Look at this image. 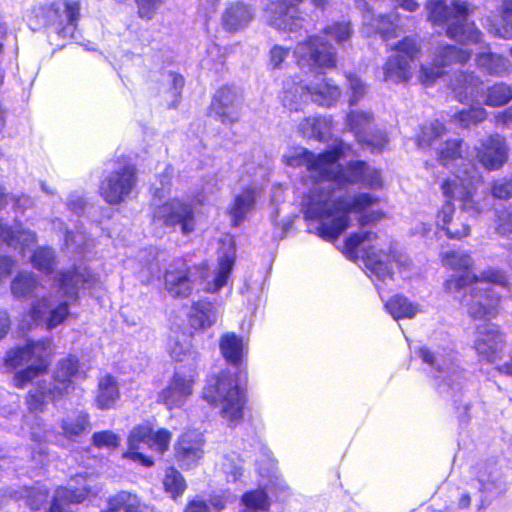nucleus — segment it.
Returning <instances> with one entry per match:
<instances>
[{
    "label": "nucleus",
    "mask_w": 512,
    "mask_h": 512,
    "mask_svg": "<svg viewBox=\"0 0 512 512\" xmlns=\"http://www.w3.org/2000/svg\"><path fill=\"white\" fill-rule=\"evenodd\" d=\"M220 466L229 482H236L243 474L242 460L235 453L224 456Z\"/></svg>",
    "instance_id": "nucleus-51"
},
{
    "label": "nucleus",
    "mask_w": 512,
    "mask_h": 512,
    "mask_svg": "<svg viewBox=\"0 0 512 512\" xmlns=\"http://www.w3.org/2000/svg\"><path fill=\"white\" fill-rule=\"evenodd\" d=\"M418 355L431 368L430 372L437 381L441 392L445 391V387L455 390L463 385L465 378L462 371L455 364L456 356L452 349L440 352L421 347Z\"/></svg>",
    "instance_id": "nucleus-16"
},
{
    "label": "nucleus",
    "mask_w": 512,
    "mask_h": 512,
    "mask_svg": "<svg viewBox=\"0 0 512 512\" xmlns=\"http://www.w3.org/2000/svg\"><path fill=\"white\" fill-rule=\"evenodd\" d=\"M474 474L475 478L472 480L471 486L477 488L481 493L480 508H482L488 504L490 497H494L503 491V486L486 467L479 468Z\"/></svg>",
    "instance_id": "nucleus-37"
},
{
    "label": "nucleus",
    "mask_w": 512,
    "mask_h": 512,
    "mask_svg": "<svg viewBox=\"0 0 512 512\" xmlns=\"http://www.w3.org/2000/svg\"><path fill=\"white\" fill-rule=\"evenodd\" d=\"M501 24H491L489 26V31L494 35H497L502 38H511L512 37V0H504L503 1V12L501 16ZM511 56H512V48H511Z\"/></svg>",
    "instance_id": "nucleus-47"
},
{
    "label": "nucleus",
    "mask_w": 512,
    "mask_h": 512,
    "mask_svg": "<svg viewBox=\"0 0 512 512\" xmlns=\"http://www.w3.org/2000/svg\"><path fill=\"white\" fill-rule=\"evenodd\" d=\"M48 495L49 490L45 485H37L32 488L24 487L19 491L7 489L5 490V506L13 500L24 498L32 510H39L47 503Z\"/></svg>",
    "instance_id": "nucleus-36"
},
{
    "label": "nucleus",
    "mask_w": 512,
    "mask_h": 512,
    "mask_svg": "<svg viewBox=\"0 0 512 512\" xmlns=\"http://www.w3.org/2000/svg\"><path fill=\"white\" fill-rule=\"evenodd\" d=\"M236 497L230 493H223L221 495H214L210 502L212 506L218 510H222L226 503L235 501Z\"/></svg>",
    "instance_id": "nucleus-64"
},
{
    "label": "nucleus",
    "mask_w": 512,
    "mask_h": 512,
    "mask_svg": "<svg viewBox=\"0 0 512 512\" xmlns=\"http://www.w3.org/2000/svg\"><path fill=\"white\" fill-rule=\"evenodd\" d=\"M205 440L196 430L182 433L174 446V457L179 467L189 470L197 467L204 457Z\"/></svg>",
    "instance_id": "nucleus-25"
},
{
    "label": "nucleus",
    "mask_w": 512,
    "mask_h": 512,
    "mask_svg": "<svg viewBox=\"0 0 512 512\" xmlns=\"http://www.w3.org/2000/svg\"><path fill=\"white\" fill-rule=\"evenodd\" d=\"M307 85L299 77H291L284 81L280 94L282 105L290 111H298L308 100Z\"/></svg>",
    "instance_id": "nucleus-31"
},
{
    "label": "nucleus",
    "mask_w": 512,
    "mask_h": 512,
    "mask_svg": "<svg viewBox=\"0 0 512 512\" xmlns=\"http://www.w3.org/2000/svg\"><path fill=\"white\" fill-rule=\"evenodd\" d=\"M65 245L67 248H75L78 252H84L90 244L85 233L77 231L75 234L72 232H66Z\"/></svg>",
    "instance_id": "nucleus-57"
},
{
    "label": "nucleus",
    "mask_w": 512,
    "mask_h": 512,
    "mask_svg": "<svg viewBox=\"0 0 512 512\" xmlns=\"http://www.w3.org/2000/svg\"><path fill=\"white\" fill-rule=\"evenodd\" d=\"M496 231L501 235L512 237V211H505L498 214Z\"/></svg>",
    "instance_id": "nucleus-59"
},
{
    "label": "nucleus",
    "mask_w": 512,
    "mask_h": 512,
    "mask_svg": "<svg viewBox=\"0 0 512 512\" xmlns=\"http://www.w3.org/2000/svg\"><path fill=\"white\" fill-rule=\"evenodd\" d=\"M165 81L171 84L173 96H178L184 86V79L181 75L170 72L165 76Z\"/></svg>",
    "instance_id": "nucleus-62"
},
{
    "label": "nucleus",
    "mask_w": 512,
    "mask_h": 512,
    "mask_svg": "<svg viewBox=\"0 0 512 512\" xmlns=\"http://www.w3.org/2000/svg\"><path fill=\"white\" fill-rule=\"evenodd\" d=\"M120 398L119 386L116 379L106 374L98 381L95 394V404L99 409L113 408Z\"/></svg>",
    "instance_id": "nucleus-38"
},
{
    "label": "nucleus",
    "mask_w": 512,
    "mask_h": 512,
    "mask_svg": "<svg viewBox=\"0 0 512 512\" xmlns=\"http://www.w3.org/2000/svg\"><path fill=\"white\" fill-rule=\"evenodd\" d=\"M469 109H463L455 113L452 121L462 128H468L471 125H477L487 118V111L481 104L468 103Z\"/></svg>",
    "instance_id": "nucleus-45"
},
{
    "label": "nucleus",
    "mask_w": 512,
    "mask_h": 512,
    "mask_svg": "<svg viewBox=\"0 0 512 512\" xmlns=\"http://www.w3.org/2000/svg\"><path fill=\"white\" fill-rule=\"evenodd\" d=\"M472 51L446 45L439 47L436 51L433 64L422 65L419 73V80L423 85L429 86L436 79L443 75V68L452 63H465L471 57Z\"/></svg>",
    "instance_id": "nucleus-23"
},
{
    "label": "nucleus",
    "mask_w": 512,
    "mask_h": 512,
    "mask_svg": "<svg viewBox=\"0 0 512 512\" xmlns=\"http://www.w3.org/2000/svg\"><path fill=\"white\" fill-rule=\"evenodd\" d=\"M361 184L378 191L384 188L381 170L365 161H350L346 166L335 163L331 181L322 182L307 192L301 202L302 212L308 221L317 224L316 233L327 241H335L349 228L351 215L359 216L362 225L381 220V210H369L380 199L369 192H352L348 187Z\"/></svg>",
    "instance_id": "nucleus-1"
},
{
    "label": "nucleus",
    "mask_w": 512,
    "mask_h": 512,
    "mask_svg": "<svg viewBox=\"0 0 512 512\" xmlns=\"http://www.w3.org/2000/svg\"><path fill=\"white\" fill-rule=\"evenodd\" d=\"M211 111L223 122H234L239 117L240 97L235 89L222 87L214 95Z\"/></svg>",
    "instance_id": "nucleus-27"
},
{
    "label": "nucleus",
    "mask_w": 512,
    "mask_h": 512,
    "mask_svg": "<svg viewBox=\"0 0 512 512\" xmlns=\"http://www.w3.org/2000/svg\"><path fill=\"white\" fill-rule=\"evenodd\" d=\"M31 262L36 269L49 272L55 263L54 251L50 248L40 247L32 254Z\"/></svg>",
    "instance_id": "nucleus-53"
},
{
    "label": "nucleus",
    "mask_w": 512,
    "mask_h": 512,
    "mask_svg": "<svg viewBox=\"0 0 512 512\" xmlns=\"http://www.w3.org/2000/svg\"><path fill=\"white\" fill-rule=\"evenodd\" d=\"M85 206V202L82 198V196L78 192H73L69 195L68 201H67V207L69 210H71L74 214H80Z\"/></svg>",
    "instance_id": "nucleus-61"
},
{
    "label": "nucleus",
    "mask_w": 512,
    "mask_h": 512,
    "mask_svg": "<svg viewBox=\"0 0 512 512\" xmlns=\"http://www.w3.org/2000/svg\"><path fill=\"white\" fill-rule=\"evenodd\" d=\"M476 61L477 66L491 76H504L511 68L510 61L498 54L480 53Z\"/></svg>",
    "instance_id": "nucleus-43"
},
{
    "label": "nucleus",
    "mask_w": 512,
    "mask_h": 512,
    "mask_svg": "<svg viewBox=\"0 0 512 512\" xmlns=\"http://www.w3.org/2000/svg\"><path fill=\"white\" fill-rule=\"evenodd\" d=\"M235 260V250L229 247L221 252L218 266L212 275L206 266L190 269L185 261L178 260L165 272V289L174 298L188 297L194 290L215 293L227 285Z\"/></svg>",
    "instance_id": "nucleus-2"
},
{
    "label": "nucleus",
    "mask_w": 512,
    "mask_h": 512,
    "mask_svg": "<svg viewBox=\"0 0 512 512\" xmlns=\"http://www.w3.org/2000/svg\"><path fill=\"white\" fill-rule=\"evenodd\" d=\"M202 397L209 405L218 409L220 417L229 427H236L242 422L247 402L246 392L230 371L224 370L209 377Z\"/></svg>",
    "instance_id": "nucleus-8"
},
{
    "label": "nucleus",
    "mask_w": 512,
    "mask_h": 512,
    "mask_svg": "<svg viewBox=\"0 0 512 512\" xmlns=\"http://www.w3.org/2000/svg\"><path fill=\"white\" fill-rule=\"evenodd\" d=\"M259 197L260 190L255 187H247L234 196L229 207V215L234 226H239L253 214Z\"/></svg>",
    "instance_id": "nucleus-28"
},
{
    "label": "nucleus",
    "mask_w": 512,
    "mask_h": 512,
    "mask_svg": "<svg viewBox=\"0 0 512 512\" xmlns=\"http://www.w3.org/2000/svg\"><path fill=\"white\" fill-rule=\"evenodd\" d=\"M80 0H46L32 14L41 26L52 29L63 38L73 37L80 18Z\"/></svg>",
    "instance_id": "nucleus-14"
},
{
    "label": "nucleus",
    "mask_w": 512,
    "mask_h": 512,
    "mask_svg": "<svg viewBox=\"0 0 512 512\" xmlns=\"http://www.w3.org/2000/svg\"><path fill=\"white\" fill-rule=\"evenodd\" d=\"M172 435L167 429H159L154 432L148 424H141L134 427L128 436V448L123 453V458L130 459L144 467H151L154 461L146 456L143 451L151 449L160 454L169 448Z\"/></svg>",
    "instance_id": "nucleus-15"
},
{
    "label": "nucleus",
    "mask_w": 512,
    "mask_h": 512,
    "mask_svg": "<svg viewBox=\"0 0 512 512\" xmlns=\"http://www.w3.org/2000/svg\"><path fill=\"white\" fill-rule=\"evenodd\" d=\"M241 501L248 511L267 510L270 506L268 496L263 490L247 492Z\"/></svg>",
    "instance_id": "nucleus-52"
},
{
    "label": "nucleus",
    "mask_w": 512,
    "mask_h": 512,
    "mask_svg": "<svg viewBox=\"0 0 512 512\" xmlns=\"http://www.w3.org/2000/svg\"><path fill=\"white\" fill-rule=\"evenodd\" d=\"M372 121L373 116L369 112L355 110L347 115V125L362 148L378 153L387 145L388 139L383 132H372Z\"/></svg>",
    "instance_id": "nucleus-22"
},
{
    "label": "nucleus",
    "mask_w": 512,
    "mask_h": 512,
    "mask_svg": "<svg viewBox=\"0 0 512 512\" xmlns=\"http://www.w3.org/2000/svg\"><path fill=\"white\" fill-rule=\"evenodd\" d=\"M465 174L467 175L465 178L459 174L449 176L441 184L442 194L447 200L438 210L435 224L439 229L445 231L447 237L452 239H461L470 234L468 224L453 220L455 208L452 200L460 202L462 211L473 217L488 206L487 203H479L475 199L479 179L467 170Z\"/></svg>",
    "instance_id": "nucleus-3"
},
{
    "label": "nucleus",
    "mask_w": 512,
    "mask_h": 512,
    "mask_svg": "<svg viewBox=\"0 0 512 512\" xmlns=\"http://www.w3.org/2000/svg\"><path fill=\"white\" fill-rule=\"evenodd\" d=\"M92 440L95 446L99 448H116L120 443V438L112 431H101L94 433Z\"/></svg>",
    "instance_id": "nucleus-55"
},
{
    "label": "nucleus",
    "mask_w": 512,
    "mask_h": 512,
    "mask_svg": "<svg viewBox=\"0 0 512 512\" xmlns=\"http://www.w3.org/2000/svg\"><path fill=\"white\" fill-rule=\"evenodd\" d=\"M476 151L479 162L490 171L500 169L508 159L506 141L497 134L482 140Z\"/></svg>",
    "instance_id": "nucleus-26"
},
{
    "label": "nucleus",
    "mask_w": 512,
    "mask_h": 512,
    "mask_svg": "<svg viewBox=\"0 0 512 512\" xmlns=\"http://www.w3.org/2000/svg\"><path fill=\"white\" fill-rule=\"evenodd\" d=\"M293 54L301 69L307 68L311 73H315L317 81L307 84L309 98L321 106L334 105L341 95L339 87L317 74L318 70L335 67L336 57L331 46L320 41L319 37L311 36L306 41L298 43Z\"/></svg>",
    "instance_id": "nucleus-6"
},
{
    "label": "nucleus",
    "mask_w": 512,
    "mask_h": 512,
    "mask_svg": "<svg viewBox=\"0 0 512 512\" xmlns=\"http://www.w3.org/2000/svg\"><path fill=\"white\" fill-rule=\"evenodd\" d=\"M153 221L164 227L179 228L183 235L192 233L196 228L192 200L173 198L162 203L154 209Z\"/></svg>",
    "instance_id": "nucleus-17"
},
{
    "label": "nucleus",
    "mask_w": 512,
    "mask_h": 512,
    "mask_svg": "<svg viewBox=\"0 0 512 512\" xmlns=\"http://www.w3.org/2000/svg\"><path fill=\"white\" fill-rule=\"evenodd\" d=\"M218 318V313L213 303L208 301L195 302L189 313V321L195 329L211 327Z\"/></svg>",
    "instance_id": "nucleus-40"
},
{
    "label": "nucleus",
    "mask_w": 512,
    "mask_h": 512,
    "mask_svg": "<svg viewBox=\"0 0 512 512\" xmlns=\"http://www.w3.org/2000/svg\"><path fill=\"white\" fill-rule=\"evenodd\" d=\"M101 512H154L153 508L142 503L140 498L131 492L120 491L107 499V508Z\"/></svg>",
    "instance_id": "nucleus-34"
},
{
    "label": "nucleus",
    "mask_w": 512,
    "mask_h": 512,
    "mask_svg": "<svg viewBox=\"0 0 512 512\" xmlns=\"http://www.w3.org/2000/svg\"><path fill=\"white\" fill-rule=\"evenodd\" d=\"M14 267V262L11 258L0 256V284L8 278Z\"/></svg>",
    "instance_id": "nucleus-63"
},
{
    "label": "nucleus",
    "mask_w": 512,
    "mask_h": 512,
    "mask_svg": "<svg viewBox=\"0 0 512 512\" xmlns=\"http://www.w3.org/2000/svg\"><path fill=\"white\" fill-rule=\"evenodd\" d=\"M51 354V341L48 339L29 341L22 347H16L7 351L4 358V367L6 369H16L32 360L36 361V364H31L14 375V386L22 389L28 383H33L34 381L36 383L40 378L46 376L49 367L48 358Z\"/></svg>",
    "instance_id": "nucleus-9"
},
{
    "label": "nucleus",
    "mask_w": 512,
    "mask_h": 512,
    "mask_svg": "<svg viewBox=\"0 0 512 512\" xmlns=\"http://www.w3.org/2000/svg\"><path fill=\"white\" fill-rule=\"evenodd\" d=\"M307 123L313 127L309 128V131H305V137L318 140L324 139L332 127V119L330 117H307Z\"/></svg>",
    "instance_id": "nucleus-50"
},
{
    "label": "nucleus",
    "mask_w": 512,
    "mask_h": 512,
    "mask_svg": "<svg viewBox=\"0 0 512 512\" xmlns=\"http://www.w3.org/2000/svg\"><path fill=\"white\" fill-rule=\"evenodd\" d=\"M492 194L495 198L506 199L512 196V178L496 181L492 186Z\"/></svg>",
    "instance_id": "nucleus-60"
},
{
    "label": "nucleus",
    "mask_w": 512,
    "mask_h": 512,
    "mask_svg": "<svg viewBox=\"0 0 512 512\" xmlns=\"http://www.w3.org/2000/svg\"><path fill=\"white\" fill-rule=\"evenodd\" d=\"M392 49L396 54L385 65L384 80L393 83L408 81L412 76L411 63L420 52L419 46L415 39L405 37Z\"/></svg>",
    "instance_id": "nucleus-19"
},
{
    "label": "nucleus",
    "mask_w": 512,
    "mask_h": 512,
    "mask_svg": "<svg viewBox=\"0 0 512 512\" xmlns=\"http://www.w3.org/2000/svg\"><path fill=\"white\" fill-rule=\"evenodd\" d=\"M351 34L352 29L349 22H336L324 30V35L334 39L337 43L347 41L351 37Z\"/></svg>",
    "instance_id": "nucleus-54"
},
{
    "label": "nucleus",
    "mask_w": 512,
    "mask_h": 512,
    "mask_svg": "<svg viewBox=\"0 0 512 512\" xmlns=\"http://www.w3.org/2000/svg\"><path fill=\"white\" fill-rule=\"evenodd\" d=\"M40 284L37 278L28 272L19 273L11 283V292L17 299H32L39 296Z\"/></svg>",
    "instance_id": "nucleus-42"
},
{
    "label": "nucleus",
    "mask_w": 512,
    "mask_h": 512,
    "mask_svg": "<svg viewBox=\"0 0 512 512\" xmlns=\"http://www.w3.org/2000/svg\"><path fill=\"white\" fill-rule=\"evenodd\" d=\"M451 89L461 103L485 104L490 107L504 106L512 100V88L499 82L484 88L481 78L474 73L460 72L451 80Z\"/></svg>",
    "instance_id": "nucleus-11"
},
{
    "label": "nucleus",
    "mask_w": 512,
    "mask_h": 512,
    "mask_svg": "<svg viewBox=\"0 0 512 512\" xmlns=\"http://www.w3.org/2000/svg\"><path fill=\"white\" fill-rule=\"evenodd\" d=\"M219 348L228 363L241 365L248 353V341L233 332H228L221 336Z\"/></svg>",
    "instance_id": "nucleus-32"
},
{
    "label": "nucleus",
    "mask_w": 512,
    "mask_h": 512,
    "mask_svg": "<svg viewBox=\"0 0 512 512\" xmlns=\"http://www.w3.org/2000/svg\"><path fill=\"white\" fill-rule=\"evenodd\" d=\"M165 491L171 495L172 498L181 496L186 489V482L181 473L173 467L166 470L163 479Z\"/></svg>",
    "instance_id": "nucleus-48"
},
{
    "label": "nucleus",
    "mask_w": 512,
    "mask_h": 512,
    "mask_svg": "<svg viewBox=\"0 0 512 512\" xmlns=\"http://www.w3.org/2000/svg\"><path fill=\"white\" fill-rule=\"evenodd\" d=\"M445 131L446 129L441 122L438 120L432 121L421 128V132L417 137V145L420 148L429 147L437 138L441 137Z\"/></svg>",
    "instance_id": "nucleus-49"
},
{
    "label": "nucleus",
    "mask_w": 512,
    "mask_h": 512,
    "mask_svg": "<svg viewBox=\"0 0 512 512\" xmlns=\"http://www.w3.org/2000/svg\"><path fill=\"white\" fill-rule=\"evenodd\" d=\"M290 55V50L281 45H274L269 54V66L272 69H282L286 59Z\"/></svg>",
    "instance_id": "nucleus-56"
},
{
    "label": "nucleus",
    "mask_w": 512,
    "mask_h": 512,
    "mask_svg": "<svg viewBox=\"0 0 512 512\" xmlns=\"http://www.w3.org/2000/svg\"><path fill=\"white\" fill-rule=\"evenodd\" d=\"M302 0H281L272 2L265 8V17L269 24L279 31L295 32L302 27L303 18L297 5ZM315 6L323 7L326 0H312Z\"/></svg>",
    "instance_id": "nucleus-20"
},
{
    "label": "nucleus",
    "mask_w": 512,
    "mask_h": 512,
    "mask_svg": "<svg viewBox=\"0 0 512 512\" xmlns=\"http://www.w3.org/2000/svg\"><path fill=\"white\" fill-rule=\"evenodd\" d=\"M356 3L358 9L363 12V34L371 36L379 33L383 40L396 36V25L392 20L383 17L381 14L377 19H374V13L365 0H357Z\"/></svg>",
    "instance_id": "nucleus-29"
},
{
    "label": "nucleus",
    "mask_w": 512,
    "mask_h": 512,
    "mask_svg": "<svg viewBox=\"0 0 512 512\" xmlns=\"http://www.w3.org/2000/svg\"><path fill=\"white\" fill-rule=\"evenodd\" d=\"M438 159L446 167H449L455 161H459L460 164L465 167L463 170H455L451 176L459 174L460 176L465 178L467 177V175L465 174V171L467 170L470 172V174L475 175L479 179L478 185L481 183V178L478 175L475 167L470 163H465V160L461 157V141H446L438 149Z\"/></svg>",
    "instance_id": "nucleus-33"
},
{
    "label": "nucleus",
    "mask_w": 512,
    "mask_h": 512,
    "mask_svg": "<svg viewBox=\"0 0 512 512\" xmlns=\"http://www.w3.org/2000/svg\"><path fill=\"white\" fill-rule=\"evenodd\" d=\"M168 352L172 359L177 362H186L187 368H195L200 361V354L193 349L185 335L171 336L168 342Z\"/></svg>",
    "instance_id": "nucleus-35"
},
{
    "label": "nucleus",
    "mask_w": 512,
    "mask_h": 512,
    "mask_svg": "<svg viewBox=\"0 0 512 512\" xmlns=\"http://www.w3.org/2000/svg\"><path fill=\"white\" fill-rule=\"evenodd\" d=\"M59 292L65 300L42 297L34 302L29 316L35 324L43 323L48 329L60 325L68 316V300H76L81 289H92L99 283V278L85 266L73 267L62 272L56 279Z\"/></svg>",
    "instance_id": "nucleus-5"
},
{
    "label": "nucleus",
    "mask_w": 512,
    "mask_h": 512,
    "mask_svg": "<svg viewBox=\"0 0 512 512\" xmlns=\"http://www.w3.org/2000/svg\"><path fill=\"white\" fill-rule=\"evenodd\" d=\"M344 252L349 257L361 253L369 277L373 281H386L392 276L390 255L382 249L378 236L370 231H360L350 235L345 241Z\"/></svg>",
    "instance_id": "nucleus-12"
},
{
    "label": "nucleus",
    "mask_w": 512,
    "mask_h": 512,
    "mask_svg": "<svg viewBox=\"0 0 512 512\" xmlns=\"http://www.w3.org/2000/svg\"><path fill=\"white\" fill-rule=\"evenodd\" d=\"M197 377L195 368L177 367L168 384L158 393L157 402L169 410L182 407L193 394Z\"/></svg>",
    "instance_id": "nucleus-18"
},
{
    "label": "nucleus",
    "mask_w": 512,
    "mask_h": 512,
    "mask_svg": "<svg viewBox=\"0 0 512 512\" xmlns=\"http://www.w3.org/2000/svg\"><path fill=\"white\" fill-rule=\"evenodd\" d=\"M349 88L351 90V97L349 99L350 106L355 105L358 100L364 96L366 88L364 83L354 75H348Z\"/></svg>",
    "instance_id": "nucleus-58"
},
{
    "label": "nucleus",
    "mask_w": 512,
    "mask_h": 512,
    "mask_svg": "<svg viewBox=\"0 0 512 512\" xmlns=\"http://www.w3.org/2000/svg\"><path fill=\"white\" fill-rule=\"evenodd\" d=\"M136 172L133 165L126 164L111 172L100 185V194L109 204L124 201L136 185Z\"/></svg>",
    "instance_id": "nucleus-21"
},
{
    "label": "nucleus",
    "mask_w": 512,
    "mask_h": 512,
    "mask_svg": "<svg viewBox=\"0 0 512 512\" xmlns=\"http://www.w3.org/2000/svg\"><path fill=\"white\" fill-rule=\"evenodd\" d=\"M474 348L482 361L495 365L501 360L505 348L504 334L493 324L478 326Z\"/></svg>",
    "instance_id": "nucleus-24"
},
{
    "label": "nucleus",
    "mask_w": 512,
    "mask_h": 512,
    "mask_svg": "<svg viewBox=\"0 0 512 512\" xmlns=\"http://www.w3.org/2000/svg\"><path fill=\"white\" fill-rule=\"evenodd\" d=\"M441 261L442 264L450 268L454 271L459 272H466L464 275L467 274L472 275L468 270L473 266L472 258L469 254L462 252V251H446L441 253Z\"/></svg>",
    "instance_id": "nucleus-46"
},
{
    "label": "nucleus",
    "mask_w": 512,
    "mask_h": 512,
    "mask_svg": "<svg viewBox=\"0 0 512 512\" xmlns=\"http://www.w3.org/2000/svg\"><path fill=\"white\" fill-rule=\"evenodd\" d=\"M506 276L499 270L488 269L480 277L467 274L462 277H452L445 282V289L449 293H459L462 289H469L461 302L467 308L468 314L475 319H494L500 312L501 296L491 284L504 286Z\"/></svg>",
    "instance_id": "nucleus-4"
},
{
    "label": "nucleus",
    "mask_w": 512,
    "mask_h": 512,
    "mask_svg": "<svg viewBox=\"0 0 512 512\" xmlns=\"http://www.w3.org/2000/svg\"><path fill=\"white\" fill-rule=\"evenodd\" d=\"M429 20L434 24H446L447 36L463 45L479 44L481 32L469 21L470 7L466 2H429L426 6Z\"/></svg>",
    "instance_id": "nucleus-10"
},
{
    "label": "nucleus",
    "mask_w": 512,
    "mask_h": 512,
    "mask_svg": "<svg viewBox=\"0 0 512 512\" xmlns=\"http://www.w3.org/2000/svg\"><path fill=\"white\" fill-rule=\"evenodd\" d=\"M76 376H81L78 360L74 356H69L59 362L54 373L55 384L52 388L40 378L30 389L26 404L31 414L25 417V425L29 428V435L33 441L42 442L47 438L44 423L36 413L42 412L49 401H54L66 393L72 384L71 379Z\"/></svg>",
    "instance_id": "nucleus-7"
},
{
    "label": "nucleus",
    "mask_w": 512,
    "mask_h": 512,
    "mask_svg": "<svg viewBox=\"0 0 512 512\" xmlns=\"http://www.w3.org/2000/svg\"><path fill=\"white\" fill-rule=\"evenodd\" d=\"M350 145L340 142L333 149L315 155L305 148L297 147L283 155V162L293 168L305 166L310 176L317 182L308 190L322 182L331 181L335 163L350 155Z\"/></svg>",
    "instance_id": "nucleus-13"
},
{
    "label": "nucleus",
    "mask_w": 512,
    "mask_h": 512,
    "mask_svg": "<svg viewBox=\"0 0 512 512\" xmlns=\"http://www.w3.org/2000/svg\"><path fill=\"white\" fill-rule=\"evenodd\" d=\"M253 19L254 10L251 6L243 2H235L225 8L221 24L228 32H238L248 27Z\"/></svg>",
    "instance_id": "nucleus-30"
},
{
    "label": "nucleus",
    "mask_w": 512,
    "mask_h": 512,
    "mask_svg": "<svg viewBox=\"0 0 512 512\" xmlns=\"http://www.w3.org/2000/svg\"><path fill=\"white\" fill-rule=\"evenodd\" d=\"M386 311L395 320L412 319L422 312L419 304L411 302L402 295H395L385 302Z\"/></svg>",
    "instance_id": "nucleus-41"
},
{
    "label": "nucleus",
    "mask_w": 512,
    "mask_h": 512,
    "mask_svg": "<svg viewBox=\"0 0 512 512\" xmlns=\"http://www.w3.org/2000/svg\"><path fill=\"white\" fill-rule=\"evenodd\" d=\"M61 430L64 437L76 439L89 429L88 414L84 412H75L62 419Z\"/></svg>",
    "instance_id": "nucleus-44"
},
{
    "label": "nucleus",
    "mask_w": 512,
    "mask_h": 512,
    "mask_svg": "<svg viewBox=\"0 0 512 512\" xmlns=\"http://www.w3.org/2000/svg\"><path fill=\"white\" fill-rule=\"evenodd\" d=\"M36 241V236L29 230H22L20 225H16L14 229L4 226L0 222V245L5 243L8 246L19 248L24 253Z\"/></svg>",
    "instance_id": "nucleus-39"
}]
</instances>
